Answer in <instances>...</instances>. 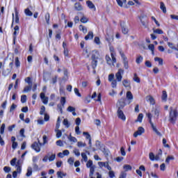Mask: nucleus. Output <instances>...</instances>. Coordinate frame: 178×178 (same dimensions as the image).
Listing matches in <instances>:
<instances>
[{
  "instance_id": "obj_55",
  "label": "nucleus",
  "mask_w": 178,
  "mask_h": 178,
  "mask_svg": "<svg viewBox=\"0 0 178 178\" xmlns=\"http://www.w3.org/2000/svg\"><path fill=\"white\" fill-rule=\"evenodd\" d=\"M111 56L112 58V60H111L112 63H116V57H115V54L113 53H111Z\"/></svg>"
},
{
  "instance_id": "obj_5",
  "label": "nucleus",
  "mask_w": 178,
  "mask_h": 178,
  "mask_svg": "<svg viewBox=\"0 0 178 178\" xmlns=\"http://www.w3.org/2000/svg\"><path fill=\"white\" fill-rule=\"evenodd\" d=\"M124 73V70L122 69H119L118 72L115 74L116 80L118 81H122V79H123L122 74Z\"/></svg>"
},
{
  "instance_id": "obj_23",
  "label": "nucleus",
  "mask_w": 178,
  "mask_h": 178,
  "mask_svg": "<svg viewBox=\"0 0 178 178\" xmlns=\"http://www.w3.org/2000/svg\"><path fill=\"white\" fill-rule=\"evenodd\" d=\"M147 99L150 102L151 105L155 104V100L154 99V97H152V96H147Z\"/></svg>"
},
{
  "instance_id": "obj_15",
  "label": "nucleus",
  "mask_w": 178,
  "mask_h": 178,
  "mask_svg": "<svg viewBox=\"0 0 178 178\" xmlns=\"http://www.w3.org/2000/svg\"><path fill=\"white\" fill-rule=\"evenodd\" d=\"M86 3H87L89 9H93V10H95V11L97 10V8H95V5H94V3H92V1H86Z\"/></svg>"
},
{
  "instance_id": "obj_13",
  "label": "nucleus",
  "mask_w": 178,
  "mask_h": 178,
  "mask_svg": "<svg viewBox=\"0 0 178 178\" xmlns=\"http://www.w3.org/2000/svg\"><path fill=\"white\" fill-rule=\"evenodd\" d=\"M152 112H154V115H156V118H159V113L161 112V109L159 107H154L152 108Z\"/></svg>"
},
{
  "instance_id": "obj_40",
  "label": "nucleus",
  "mask_w": 178,
  "mask_h": 178,
  "mask_svg": "<svg viewBox=\"0 0 178 178\" xmlns=\"http://www.w3.org/2000/svg\"><path fill=\"white\" fill-rule=\"evenodd\" d=\"M29 91H31V85L26 86L23 90V92H29Z\"/></svg>"
},
{
  "instance_id": "obj_37",
  "label": "nucleus",
  "mask_w": 178,
  "mask_h": 178,
  "mask_svg": "<svg viewBox=\"0 0 178 178\" xmlns=\"http://www.w3.org/2000/svg\"><path fill=\"white\" fill-rule=\"evenodd\" d=\"M25 82L27 83L29 86L33 84V81H31V78L30 76L25 79Z\"/></svg>"
},
{
  "instance_id": "obj_9",
  "label": "nucleus",
  "mask_w": 178,
  "mask_h": 178,
  "mask_svg": "<svg viewBox=\"0 0 178 178\" xmlns=\"http://www.w3.org/2000/svg\"><path fill=\"white\" fill-rule=\"evenodd\" d=\"M98 58H99V53L97 50H93L92 51V60H97Z\"/></svg>"
},
{
  "instance_id": "obj_38",
  "label": "nucleus",
  "mask_w": 178,
  "mask_h": 178,
  "mask_svg": "<svg viewBox=\"0 0 178 178\" xmlns=\"http://www.w3.org/2000/svg\"><path fill=\"white\" fill-rule=\"evenodd\" d=\"M27 101V96L26 95H23L21 97V102L24 104Z\"/></svg>"
},
{
  "instance_id": "obj_45",
  "label": "nucleus",
  "mask_w": 178,
  "mask_h": 178,
  "mask_svg": "<svg viewBox=\"0 0 178 178\" xmlns=\"http://www.w3.org/2000/svg\"><path fill=\"white\" fill-rule=\"evenodd\" d=\"M5 127H6L5 124H2L1 127L0 128V134H3V133H5Z\"/></svg>"
},
{
  "instance_id": "obj_31",
  "label": "nucleus",
  "mask_w": 178,
  "mask_h": 178,
  "mask_svg": "<svg viewBox=\"0 0 178 178\" xmlns=\"http://www.w3.org/2000/svg\"><path fill=\"white\" fill-rule=\"evenodd\" d=\"M79 30L81 31H83V33H84V34L87 33V28L83 25L79 26Z\"/></svg>"
},
{
  "instance_id": "obj_1",
  "label": "nucleus",
  "mask_w": 178,
  "mask_h": 178,
  "mask_svg": "<svg viewBox=\"0 0 178 178\" xmlns=\"http://www.w3.org/2000/svg\"><path fill=\"white\" fill-rule=\"evenodd\" d=\"M169 118H170L169 121L171 123H175L176 120H177V118H178L177 110L173 109L172 106L170 107Z\"/></svg>"
},
{
  "instance_id": "obj_19",
  "label": "nucleus",
  "mask_w": 178,
  "mask_h": 178,
  "mask_svg": "<svg viewBox=\"0 0 178 178\" xmlns=\"http://www.w3.org/2000/svg\"><path fill=\"white\" fill-rule=\"evenodd\" d=\"M33 175V168L31 167H28L27 172L26 174V177H30Z\"/></svg>"
},
{
  "instance_id": "obj_8",
  "label": "nucleus",
  "mask_w": 178,
  "mask_h": 178,
  "mask_svg": "<svg viewBox=\"0 0 178 178\" xmlns=\"http://www.w3.org/2000/svg\"><path fill=\"white\" fill-rule=\"evenodd\" d=\"M117 114L119 119H121V120H126V115H124L123 111H122L120 108L118 109Z\"/></svg>"
},
{
  "instance_id": "obj_28",
  "label": "nucleus",
  "mask_w": 178,
  "mask_h": 178,
  "mask_svg": "<svg viewBox=\"0 0 178 178\" xmlns=\"http://www.w3.org/2000/svg\"><path fill=\"white\" fill-rule=\"evenodd\" d=\"M92 70H95V67H97V65L98 64V60H92Z\"/></svg>"
},
{
  "instance_id": "obj_52",
  "label": "nucleus",
  "mask_w": 178,
  "mask_h": 178,
  "mask_svg": "<svg viewBox=\"0 0 178 178\" xmlns=\"http://www.w3.org/2000/svg\"><path fill=\"white\" fill-rule=\"evenodd\" d=\"M115 74H111L108 75V81H113L115 79Z\"/></svg>"
},
{
  "instance_id": "obj_25",
  "label": "nucleus",
  "mask_w": 178,
  "mask_h": 178,
  "mask_svg": "<svg viewBox=\"0 0 178 178\" xmlns=\"http://www.w3.org/2000/svg\"><path fill=\"white\" fill-rule=\"evenodd\" d=\"M155 62H159V64L160 65V66H162V65H163V60L159 57H156L154 58Z\"/></svg>"
},
{
  "instance_id": "obj_11",
  "label": "nucleus",
  "mask_w": 178,
  "mask_h": 178,
  "mask_svg": "<svg viewBox=\"0 0 178 178\" xmlns=\"http://www.w3.org/2000/svg\"><path fill=\"white\" fill-rule=\"evenodd\" d=\"M133 99H134L133 94L131 93V91H128L127 92V99H128L129 104H131V102H133Z\"/></svg>"
},
{
  "instance_id": "obj_49",
  "label": "nucleus",
  "mask_w": 178,
  "mask_h": 178,
  "mask_svg": "<svg viewBox=\"0 0 178 178\" xmlns=\"http://www.w3.org/2000/svg\"><path fill=\"white\" fill-rule=\"evenodd\" d=\"M134 81H136V83L140 82V78H138V76H137L136 74H134Z\"/></svg>"
},
{
  "instance_id": "obj_50",
  "label": "nucleus",
  "mask_w": 178,
  "mask_h": 178,
  "mask_svg": "<svg viewBox=\"0 0 178 178\" xmlns=\"http://www.w3.org/2000/svg\"><path fill=\"white\" fill-rule=\"evenodd\" d=\"M16 108H17V105L13 104L10 108V113L13 112V111H15V109H16Z\"/></svg>"
},
{
  "instance_id": "obj_7",
  "label": "nucleus",
  "mask_w": 178,
  "mask_h": 178,
  "mask_svg": "<svg viewBox=\"0 0 178 178\" xmlns=\"http://www.w3.org/2000/svg\"><path fill=\"white\" fill-rule=\"evenodd\" d=\"M143 133H145V129L143 127H139L138 130L134 134V137L137 138L138 136L143 134Z\"/></svg>"
},
{
  "instance_id": "obj_20",
  "label": "nucleus",
  "mask_w": 178,
  "mask_h": 178,
  "mask_svg": "<svg viewBox=\"0 0 178 178\" xmlns=\"http://www.w3.org/2000/svg\"><path fill=\"white\" fill-rule=\"evenodd\" d=\"M160 9L162 10L163 13H166V6L163 2H160Z\"/></svg>"
},
{
  "instance_id": "obj_53",
  "label": "nucleus",
  "mask_w": 178,
  "mask_h": 178,
  "mask_svg": "<svg viewBox=\"0 0 178 178\" xmlns=\"http://www.w3.org/2000/svg\"><path fill=\"white\" fill-rule=\"evenodd\" d=\"M49 155H51V152H49L47 155L44 156V158L42 159L43 162H48Z\"/></svg>"
},
{
  "instance_id": "obj_41",
  "label": "nucleus",
  "mask_w": 178,
  "mask_h": 178,
  "mask_svg": "<svg viewBox=\"0 0 178 178\" xmlns=\"http://www.w3.org/2000/svg\"><path fill=\"white\" fill-rule=\"evenodd\" d=\"M81 156L85 162H88V157L87 156V154H86V153L84 152L81 153Z\"/></svg>"
},
{
  "instance_id": "obj_36",
  "label": "nucleus",
  "mask_w": 178,
  "mask_h": 178,
  "mask_svg": "<svg viewBox=\"0 0 178 178\" xmlns=\"http://www.w3.org/2000/svg\"><path fill=\"white\" fill-rule=\"evenodd\" d=\"M86 145H87V144H86L85 143H83L81 141H79V142L77 143V147H79V148L86 147Z\"/></svg>"
},
{
  "instance_id": "obj_4",
  "label": "nucleus",
  "mask_w": 178,
  "mask_h": 178,
  "mask_svg": "<svg viewBox=\"0 0 178 178\" xmlns=\"http://www.w3.org/2000/svg\"><path fill=\"white\" fill-rule=\"evenodd\" d=\"M126 99L122 98L121 99L118 100L117 102V107L118 108V109H123L126 105Z\"/></svg>"
},
{
  "instance_id": "obj_26",
  "label": "nucleus",
  "mask_w": 178,
  "mask_h": 178,
  "mask_svg": "<svg viewBox=\"0 0 178 178\" xmlns=\"http://www.w3.org/2000/svg\"><path fill=\"white\" fill-rule=\"evenodd\" d=\"M24 13L26 16H33V12H31L29 8L24 10Z\"/></svg>"
},
{
  "instance_id": "obj_44",
  "label": "nucleus",
  "mask_w": 178,
  "mask_h": 178,
  "mask_svg": "<svg viewBox=\"0 0 178 178\" xmlns=\"http://www.w3.org/2000/svg\"><path fill=\"white\" fill-rule=\"evenodd\" d=\"M124 169L125 172H129V170H131V166L130 165H124Z\"/></svg>"
},
{
  "instance_id": "obj_12",
  "label": "nucleus",
  "mask_w": 178,
  "mask_h": 178,
  "mask_svg": "<svg viewBox=\"0 0 178 178\" xmlns=\"http://www.w3.org/2000/svg\"><path fill=\"white\" fill-rule=\"evenodd\" d=\"M121 27H122V32L123 34H127L129 33V29H127V26L124 24V22L121 23Z\"/></svg>"
},
{
  "instance_id": "obj_2",
  "label": "nucleus",
  "mask_w": 178,
  "mask_h": 178,
  "mask_svg": "<svg viewBox=\"0 0 178 178\" xmlns=\"http://www.w3.org/2000/svg\"><path fill=\"white\" fill-rule=\"evenodd\" d=\"M120 56L123 60L124 67V69H129V61L127 60V57L124 55V53L122 51V50L120 51Z\"/></svg>"
},
{
  "instance_id": "obj_39",
  "label": "nucleus",
  "mask_w": 178,
  "mask_h": 178,
  "mask_svg": "<svg viewBox=\"0 0 178 178\" xmlns=\"http://www.w3.org/2000/svg\"><path fill=\"white\" fill-rule=\"evenodd\" d=\"M118 86V81L115 79L114 81H111V87L112 88H116Z\"/></svg>"
},
{
  "instance_id": "obj_10",
  "label": "nucleus",
  "mask_w": 178,
  "mask_h": 178,
  "mask_svg": "<svg viewBox=\"0 0 178 178\" xmlns=\"http://www.w3.org/2000/svg\"><path fill=\"white\" fill-rule=\"evenodd\" d=\"M31 148H33V149H34L36 152H40L41 151L40 145H38L37 142H35L31 145Z\"/></svg>"
},
{
  "instance_id": "obj_33",
  "label": "nucleus",
  "mask_w": 178,
  "mask_h": 178,
  "mask_svg": "<svg viewBox=\"0 0 178 178\" xmlns=\"http://www.w3.org/2000/svg\"><path fill=\"white\" fill-rule=\"evenodd\" d=\"M68 140H70V141H71L72 143H77V138L72 136L71 134L70 135V136H68Z\"/></svg>"
},
{
  "instance_id": "obj_18",
  "label": "nucleus",
  "mask_w": 178,
  "mask_h": 178,
  "mask_svg": "<svg viewBox=\"0 0 178 178\" xmlns=\"http://www.w3.org/2000/svg\"><path fill=\"white\" fill-rule=\"evenodd\" d=\"M74 8L76 9V10H83V6H81V4L80 3H76L74 5Z\"/></svg>"
},
{
  "instance_id": "obj_32",
  "label": "nucleus",
  "mask_w": 178,
  "mask_h": 178,
  "mask_svg": "<svg viewBox=\"0 0 178 178\" xmlns=\"http://www.w3.org/2000/svg\"><path fill=\"white\" fill-rule=\"evenodd\" d=\"M9 67H10V70H9V69L6 70L7 74H9L12 72V70L13 69V61L10 63Z\"/></svg>"
},
{
  "instance_id": "obj_6",
  "label": "nucleus",
  "mask_w": 178,
  "mask_h": 178,
  "mask_svg": "<svg viewBox=\"0 0 178 178\" xmlns=\"http://www.w3.org/2000/svg\"><path fill=\"white\" fill-rule=\"evenodd\" d=\"M139 19L143 27H145V29H147V27H148V20L147 19V17H145V15H142L139 17Z\"/></svg>"
},
{
  "instance_id": "obj_60",
  "label": "nucleus",
  "mask_w": 178,
  "mask_h": 178,
  "mask_svg": "<svg viewBox=\"0 0 178 178\" xmlns=\"http://www.w3.org/2000/svg\"><path fill=\"white\" fill-rule=\"evenodd\" d=\"M80 21L81 23H87V22H88V19L83 16L81 17Z\"/></svg>"
},
{
  "instance_id": "obj_47",
  "label": "nucleus",
  "mask_w": 178,
  "mask_h": 178,
  "mask_svg": "<svg viewBox=\"0 0 178 178\" xmlns=\"http://www.w3.org/2000/svg\"><path fill=\"white\" fill-rule=\"evenodd\" d=\"M83 134L86 136V140H91V135L88 132H83Z\"/></svg>"
},
{
  "instance_id": "obj_16",
  "label": "nucleus",
  "mask_w": 178,
  "mask_h": 178,
  "mask_svg": "<svg viewBox=\"0 0 178 178\" xmlns=\"http://www.w3.org/2000/svg\"><path fill=\"white\" fill-rule=\"evenodd\" d=\"M94 38V33L92 31H90L86 36H85V40L87 41L88 40H92Z\"/></svg>"
},
{
  "instance_id": "obj_61",
  "label": "nucleus",
  "mask_w": 178,
  "mask_h": 178,
  "mask_svg": "<svg viewBox=\"0 0 178 178\" xmlns=\"http://www.w3.org/2000/svg\"><path fill=\"white\" fill-rule=\"evenodd\" d=\"M73 152L74 153V155H76V156H80V152L79 151V149H74L73 150Z\"/></svg>"
},
{
  "instance_id": "obj_58",
  "label": "nucleus",
  "mask_w": 178,
  "mask_h": 178,
  "mask_svg": "<svg viewBox=\"0 0 178 178\" xmlns=\"http://www.w3.org/2000/svg\"><path fill=\"white\" fill-rule=\"evenodd\" d=\"M154 33H155V34H163V31L161 29H156L154 30Z\"/></svg>"
},
{
  "instance_id": "obj_17",
  "label": "nucleus",
  "mask_w": 178,
  "mask_h": 178,
  "mask_svg": "<svg viewBox=\"0 0 178 178\" xmlns=\"http://www.w3.org/2000/svg\"><path fill=\"white\" fill-rule=\"evenodd\" d=\"M161 99L164 102H166V101H168V93L165 92V90L163 91Z\"/></svg>"
},
{
  "instance_id": "obj_59",
  "label": "nucleus",
  "mask_w": 178,
  "mask_h": 178,
  "mask_svg": "<svg viewBox=\"0 0 178 178\" xmlns=\"http://www.w3.org/2000/svg\"><path fill=\"white\" fill-rule=\"evenodd\" d=\"M120 152L122 156H126V151H124V147H122L120 148Z\"/></svg>"
},
{
  "instance_id": "obj_64",
  "label": "nucleus",
  "mask_w": 178,
  "mask_h": 178,
  "mask_svg": "<svg viewBox=\"0 0 178 178\" xmlns=\"http://www.w3.org/2000/svg\"><path fill=\"white\" fill-rule=\"evenodd\" d=\"M45 112V106H42L40 108V115H44Z\"/></svg>"
},
{
  "instance_id": "obj_42",
  "label": "nucleus",
  "mask_w": 178,
  "mask_h": 178,
  "mask_svg": "<svg viewBox=\"0 0 178 178\" xmlns=\"http://www.w3.org/2000/svg\"><path fill=\"white\" fill-rule=\"evenodd\" d=\"M60 105H62L63 108H65V104H66V98L65 97H61L60 99Z\"/></svg>"
},
{
  "instance_id": "obj_56",
  "label": "nucleus",
  "mask_w": 178,
  "mask_h": 178,
  "mask_svg": "<svg viewBox=\"0 0 178 178\" xmlns=\"http://www.w3.org/2000/svg\"><path fill=\"white\" fill-rule=\"evenodd\" d=\"M143 56H140L136 58V63H138V65L141 63V62H143Z\"/></svg>"
},
{
  "instance_id": "obj_46",
  "label": "nucleus",
  "mask_w": 178,
  "mask_h": 178,
  "mask_svg": "<svg viewBox=\"0 0 178 178\" xmlns=\"http://www.w3.org/2000/svg\"><path fill=\"white\" fill-rule=\"evenodd\" d=\"M149 158L150 161H155V154H154L152 152H150L149 154Z\"/></svg>"
},
{
  "instance_id": "obj_29",
  "label": "nucleus",
  "mask_w": 178,
  "mask_h": 178,
  "mask_svg": "<svg viewBox=\"0 0 178 178\" xmlns=\"http://www.w3.org/2000/svg\"><path fill=\"white\" fill-rule=\"evenodd\" d=\"M143 118H144V115L143 113H140L136 122H139V123H141L143 122Z\"/></svg>"
},
{
  "instance_id": "obj_21",
  "label": "nucleus",
  "mask_w": 178,
  "mask_h": 178,
  "mask_svg": "<svg viewBox=\"0 0 178 178\" xmlns=\"http://www.w3.org/2000/svg\"><path fill=\"white\" fill-rule=\"evenodd\" d=\"M55 158H56V154L50 153V155L49 156V161L54 162Z\"/></svg>"
},
{
  "instance_id": "obj_35",
  "label": "nucleus",
  "mask_w": 178,
  "mask_h": 178,
  "mask_svg": "<svg viewBox=\"0 0 178 178\" xmlns=\"http://www.w3.org/2000/svg\"><path fill=\"white\" fill-rule=\"evenodd\" d=\"M106 60L108 65H112V58H111V56H106Z\"/></svg>"
},
{
  "instance_id": "obj_30",
  "label": "nucleus",
  "mask_w": 178,
  "mask_h": 178,
  "mask_svg": "<svg viewBox=\"0 0 178 178\" xmlns=\"http://www.w3.org/2000/svg\"><path fill=\"white\" fill-rule=\"evenodd\" d=\"M175 160V156H168L165 159V163H169L170 161Z\"/></svg>"
},
{
  "instance_id": "obj_27",
  "label": "nucleus",
  "mask_w": 178,
  "mask_h": 178,
  "mask_svg": "<svg viewBox=\"0 0 178 178\" xmlns=\"http://www.w3.org/2000/svg\"><path fill=\"white\" fill-rule=\"evenodd\" d=\"M65 176H66V173H63L61 171L57 172V177L63 178Z\"/></svg>"
},
{
  "instance_id": "obj_43",
  "label": "nucleus",
  "mask_w": 178,
  "mask_h": 178,
  "mask_svg": "<svg viewBox=\"0 0 178 178\" xmlns=\"http://www.w3.org/2000/svg\"><path fill=\"white\" fill-rule=\"evenodd\" d=\"M95 165L92 163V160H89L87 163H86V167L87 168H92V166H94Z\"/></svg>"
},
{
  "instance_id": "obj_3",
  "label": "nucleus",
  "mask_w": 178,
  "mask_h": 178,
  "mask_svg": "<svg viewBox=\"0 0 178 178\" xmlns=\"http://www.w3.org/2000/svg\"><path fill=\"white\" fill-rule=\"evenodd\" d=\"M146 116H147L149 120V123H150V126L153 130V131H155L157 130L156 127L154 124V122H152V114L151 113H146Z\"/></svg>"
},
{
  "instance_id": "obj_48",
  "label": "nucleus",
  "mask_w": 178,
  "mask_h": 178,
  "mask_svg": "<svg viewBox=\"0 0 178 178\" xmlns=\"http://www.w3.org/2000/svg\"><path fill=\"white\" fill-rule=\"evenodd\" d=\"M38 143L40 145H45L47 144V136H43V143H40V140H38Z\"/></svg>"
},
{
  "instance_id": "obj_24",
  "label": "nucleus",
  "mask_w": 178,
  "mask_h": 178,
  "mask_svg": "<svg viewBox=\"0 0 178 178\" xmlns=\"http://www.w3.org/2000/svg\"><path fill=\"white\" fill-rule=\"evenodd\" d=\"M95 165L90 168L89 176H94V172H95Z\"/></svg>"
},
{
  "instance_id": "obj_14",
  "label": "nucleus",
  "mask_w": 178,
  "mask_h": 178,
  "mask_svg": "<svg viewBox=\"0 0 178 178\" xmlns=\"http://www.w3.org/2000/svg\"><path fill=\"white\" fill-rule=\"evenodd\" d=\"M67 112H72L73 116H76L77 114L76 113V108L72 106H68L67 108Z\"/></svg>"
},
{
  "instance_id": "obj_22",
  "label": "nucleus",
  "mask_w": 178,
  "mask_h": 178,
  "mask_svg": "<svg viewBox=\"0 0 178 178\" xmlns=\"http://www.w3.org/2000/svg\"><path fill=\"white\" fill-rule=\"evenodd\" d=\"M122 84H123L124 87H125L126 88L130 87V81L127 79H124L122 81Z\"/></svg>"
},
{
  "instance_id": "obj_34",
  "label": "nucleus",
  "mask_w": 178,
  "mask_h": 178,
  "mask_svg": "<svg viewBox=\"0 0 178 178\" xmlns=\"http://www.w3.org/2000/svg\"><path fill=\"white\" fill-rule=\"evenodd\" d=\"M148 48L152 51V55H154V50L155 49V46L153 44H149Z\"/></svg>"
},
{
  "instance_id": "obj_62",
  "label": "nucleus",
  "mask_w": 178,
  "mask_h": 178,
  "mask_svg": "<svg viewBox=\"0 0 178 178\" xmlns=\"http://www.w3.org/2000/svg\"><path fill=\"white\" fill-rule=\"evenodd\" d=\"M63 124H64V126H66L67 127H70V124H69V121L67 120V119H65L63 120Z\"/></svg>"
},
{
  "instance_id": "obj_57",
  "label": "nucleus",
  "mask_w": 178,
  "mask_h": 178,
  "mask_svg": "<svg viewBox=\"0 0 178 178\" xmlns=\"http://www.w3.org/2000/svg\"><path fill=\"white\" fill-rule=\"evenodd\" d=\"M56 131V137H57V138H60V137H62V131L57 130Z\"/></svg>"
},
{
  "instance_id": "obj_63",
  "label": "nucleus",
  "mask_w": 178,
  "mask_h": 178,
  "mask_svg": "<svg viewBox=\"0 0 178 178\" xmlns=\"http://www.w3.org/2000/svg\"><path fill=\"white\" fill-rule=\"evenodd\" d=\"M80 123H81V119L77 118L75 120V124H76V126H80Z\"/></svg>"
},
{
  "instance_id": "obj_51",
  "label": "nucleus",
  "mask_w": 178,
  "mask_h": 178,
  "mask_svg": "<svg viewBox=\"0 0 178 178\" xmlns=\"http://www.w3.org/2000/svg\"><path fill=\"white\" fill-rule=\"evenodd\" d=\"M15 66L16 67H20V61L19 60V57L15 58Z\"/></svg>"
},
{
  "instance_id": "obj_54",
  "label": "nucleus",
  "mask_w": 178,
  "mask_h": 178,
  "mask_svg": "<svg viewBox=\"0 0 178 178\" xmlns=\"http://www.w3.org/2000/svg\"><path fill=\"white\" fill-rule=\"evenodd\" d=\"M49 18H50L49 13H47L45 15V20H46V23H47L48 24H49Z\"/></svg>"
}]
</instances>
